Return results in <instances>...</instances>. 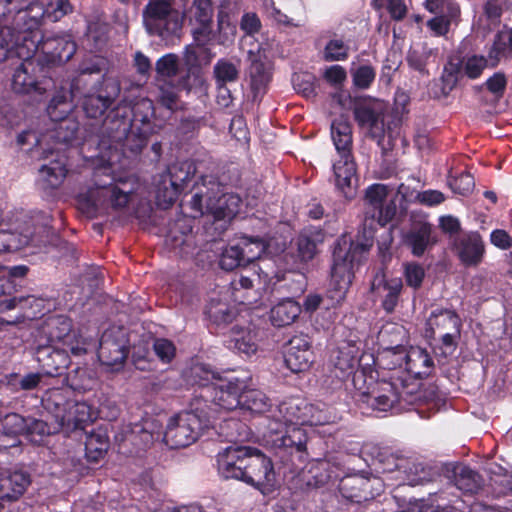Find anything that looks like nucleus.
Wrapping results in <instances>:
<instances>
[{
    "label": "nucleus",
    "mask_w": 512,
    "mask_h": 512,
    "mask_svg": "<svg viewBox=\"0 0 512 512\" xmlns=\"http://www.w3.org/2000/svg\"><path fill=\"white\" fill-rule=\"evenodd\" d=\"M240 409L255 414L269 412L264 419L263 439L272 448L302 452L306 448L307 435L303 426L324 425L331 416L319 406L300 397L289 398L271 409L269 398L258 389H246L242 395Z\"/></svg>",
    "instance_id": "obj_1"
},
{
    "label": "nucleus",
    "mask_w": 512,
    "mask_h": 512,
    "mask_svg": "<svg viewBox=\"0 0 512 512\" xmlns=\"http://www.w3.org/2000/svg\"><path fill=\"white\" fill-rule=\"evenodd\" d=\"M387 185L373 184L366 190L365 226L370 219L369 228L364 232L363 239L349 241L347 238L338 240L333 252L331 280L327 297L331 305L340 304L346 297L352 283L355 269L366 258L373 245L374 224L384 226L390 222L397 212L395 197H390Z\"/></svg>",
    "instance_id": "obj_2"
},
{
    "label": "nucleus",
    "mask_w": 512,
    "mask_h": 512,
    "mask_svg": "<svg viewBox=\"0 0 512 512\" xmlns=\"http://www.w3.org/2000/svg\"><path fill=\"white\" fill-rule=\"evenodd\" d=\"M211 411L208 404L195 402L191 410L178 413L169 419L163 435L161 426L156 421L145 420L143 424L133 425L125 440L144 448L162 438L172 449L187 447L211 425Z\"/></svg>",
    "instance_id": "obj_3"
},
{
    "label": "nucleus",
    "mask_w": 512,
    "mask_h": 512,
    "mask_svg": "<svg viewBox=\"0 0 512 512\" xmlns=\"http://www.w3.org/2000/svg\"><path fill=\"white\" fill-rule=\"evenodd\" d=\"M17 35L13 33V53L19 58H29L42 53L48 63H64L71 59L76 51L75 43L68 35L42 36L39 27L28 29L29 18L17 20Z\"/></svg>",
    "instance_id": "obj_4"
},
{
    "label": "nucleus",
    "mask_w": 512,
    "mask_h": 512,
    "mask_svg": "<svg viewBox=\"0 0 512 512\" xmlns=\"http://www.w3.org/2000/svg\"><path fill=\"white\" fill-rule=\"evenodd\" d=\"M240 204V197L224 193L222 184L213 175H203L195 182L189 202L194 218L210 215L215 220L232 219L239 212Z\"/></svg>",
    "instance_id": "obj_5"
},
{
    "label": "nucleus",
    "mask_w": 512,
    "mask_h": 512,
    "mask_svg": "<svg viewBox=\"0 0 512 512\" xmlns=\"http://www.w3.org/2000/svg\"><path fill=\"white\" fill-rule=\"evenodd\" d=\"M50 222L51 217L42 212L34 215L11 212L0 223V252L16 251L30 243H45L42 234H48Z\"/></svg>",
    "instance_id": "obj_6"
},
{
    "label": "nucleus",
    "mask_w": 512,
    "mask_h": 512,
    "mask_svg": "<svg viewBox=\"0 0 512 512\" xmlns=\"http://www.w3.org/2000/svg\"><path fill=\"white\" fill-rule=\"evenodd\" d=\"M212 16V0H193L189 23L195 45L188 46L185 51V61L191 67L207 65L213 57L206 47L211 40Z\"/></svg>",
    "instance_id": "obj_7"
},
{
    "label": "nucleus",
    "mask_w": 512,
    "mask_h": 512,
    "mask_svg": "<svg viewBox=\"0 0 512 512\" xmlns=\"http://www.w3.org/2000/svg\"><path fill=\"white\" fill-rule=\"evenodd\" d=\"M78 130V123L74 120H64L53 123L45 133H39L34 130L23 131L17 137L19 146H29L28 150L32 153H38L39 157L48 158L49 154L54 152L51 146L55 144H68L72 142Z\"/></svg>",
    "instance_id": "obj_8"
},
{
    "label": "nucleus",
    "mask_w": 512,
    "mask_h": 512,
    "mask_svg": "<svg viewBox=\"0 0 512 512\" xmlns=\"http://www.w3.org/2000/svg\"><path fill=\"white\" fill-rule=\"evenodd\" d=\"M183 20V14L172 7L171 0H150L143 12L147 32L163 39L178 36Z\"/></svg>",
    "instance_id": "obj_9"
},
{
    "label": "nucleus",
    "mask_w": 512,
    "mask_h": 512,
    "mask_svg": "<svg viewBox=\"0 0 512 512\" xmlns=\"http://www.w3.org/2000/svg\"><path fill=\"white\" fill-rule=\"evenodd\" d=\"M61 395L58 390L45 400V408L53 414L58 428L69 432L83 429L84 425L96 419V412L85 402L66 401L60 403Z\"/></svg>",
    "instance_id": "obj_10"
},
{
    "label": "nucleus",
    "mask_w": 512,
    "mask_h": 512,
    "mask_svg": "<svg viewBox=\"0 0 512 512\" xmlns=\"http://www.w3.org/2000/svg\"><path fill=\"white\" fill-rule=\"evenodd\" d=\"M23 62L14 70L11 88L15 93L34 97L43 96L51 86L42 67L31 57L22 58Z\"/></svg>",
    "instance_id": "obj_11"
},
{
    "label": "nucleus",
    "mask_w": 512,
    "mask_h": 512,
    "mask_svg": "<svg viewBox=\"0 0 512 512\" xmlns=\"http://www.w3.org/2000/svg\"><path fill=\"white\" fill-rule=\"evenodd\" d=\"M72 11L68 0H47L46 3L30 0L21 6L16 14L17 20L29 18L28 29L39 27L44 18L56 22Z\"/></svg>",
    "instance_id": "obj_12"
},
{
    "label": "nucleus",
    "mask_w": 512,
    "mask_h": 512,
    "mask_svg": "<svg viewBox=\"0 0 512 512\" xmlns=\"http://www.w3.org/2000/svg\"><path fill=\"white\" fill-rule=\"evenodd\" d=\"M242 481L260 490L263 494L272 491L275 472L271 460L257 449L250 448Z\"/></svg>",
    "instance_id": "obj_13"
},
{
    "label": "nucleus",
    "mask_w": 512,
    "mask_h": 512,
    "mask_svg": "<svg viewBox=\"0 0 512 512\" xmlns=\"http://www.w3.org/2000/svg\"><path fill=\"white\" fill-rule=\"evenodd\" d=\"M132 192V183L118 181L113 184L90 189L86 195V200L94 210L108 206L114 209H121L130 201Z\"/></svg>",
    "instance_id": "obj_14"
},
{
    "label": "nucleus",
    "mask_w": 512,
    "mask_h": 512,
    "mask_svg": "<svg viewBox=\"0 0 512 512\" xmlns=\"http://www.w3.org/2000/svg\"><path fill=\"white\" fill-rule=\"evenodd\" d=\"M128 355L126 331L121 327L107 329L100 340L98 358L106 366L118 369Z\"/></svg>",
    "instance_id": "obj_15"
},
{
    "label": "nucleus",
    "mask_w": 512,
    "mask_h": 512,
    "mask_svg": "<svg viewBox=\"0 0 512 512\" xmlns=\"http://www.w3.org/2000/svg\"><path fill=\"white\" fill-rule=\"evenodd\" d=\"M245 389L246 380L237 377H218L212 388L207 389V393L213 405L230 411L240 408Z\"/></svg>",
    "instance_id": "obj_16"
},
{
    "label": "nucleus",
    "mask_w": 512,
    "mask_h": 512,
    "mask_svg": "<svg viewBox=\"0 0 512 512\" xmlns=\"http://www.w3.org/2000/svg\"><path fill=\"white\" fill-rule=\"evenodd\" d=\"M385 112V104L378 100L361 101L354 107V116L358 125L378 142L385 132Z\"/></svg>",
    "instance_id": "obj_17"
},
{
    "label": "nucleus",
    "mask_w": 512,
    "mask_h": 512,
    "mask_svg": "<svg viewBox=\"0 0 512 512\" xmlns=\"http://www.w3.org/2000/svg\"><path fill=\"white\" fill-rule=\"evenodd\" d=\"M237 242L247 264L261 259L262 255L269 256L271 259L280 257L287 245L286 240L282 238H272L264 242L258 237L243 236Z\"/></svg>",
    "instance_id": "obj_18"
},
{
    "label": "nucleus",
    "mask_w": 512,
    "mask_h": 512,
    "mask_svg": "<svg viewBox=\"0 0 512 512\" xmlns=\"http://www.w3.org/2000/svg\"><path fill=\"white\" fill-rule=\"evenodd\" d=\"M250 447L229 446L217 456L218 472L225 479L242 481Z\"/></svg>",
    "instance_id": "obj_19"
},
{
    "label": "nucleus",
    "mask_w": 512,
    "mask_h": 512,
    "mask_svg": "<svg viewBox=\"0 0 512 512\" xmlns=\"http://www.w3.org/2000/svg\"><path fill=\"white\" fill-rule=\"evenodd\" d=\"M313 360V352L307 337L295 336L289 341L284 361L290 371L293 373L305 372L310 368Z\"/></svg>",
    "instance_id": "obj_20"
},
{
    "label": "nucleus",
    "mask_w": 512,
    "mask_h": 512,
    "mask_svg": "<svg viewBox=\"0 0 512 512\" xmlns=\"http://www.w3.org/2000/svg\"><path fill=\"white\" fill-rule=\"evenodd\" d=\"M402 289L401 278H388L383 272L377 273L371 284L372 292L381 299L382 307L387 313L396 308Z\"/></svg>",
    "instance_id": "obj_21"
},
{
    "label": "nucleus",
    "mask_w": 512,
    "mask_h": 512,
    "mask_svg": "<svg viewBox=\"0 0 512 512\" xmlns=\"http://www.w3.org/2000/svg\"><path fill=\"white\" fill-rule=\"evenodd\" d=\"M362 401L379 411H386L398 402L402 395L391 382H377L361 392Z\"/></svg>",
    "instance_id": "obj_22"
},
{
    "label": "nucleus",
    "mask_w": 512,
    "mask_h": 512,
    "mask_svg": "<svg viewBox=\"0 0 512 512\" xmlns=\"http://www.w3.org/2000/svg\"><path fill=\"white\" fill-rule=\"evenodd\" d=\"M339 159L333 164L337 188L347 198L355 195L357 186L356 166L350 153H338Z\"/></svg>",
    "instance_id": "obj_23"
},
{
    "label": "nucleus",
    "mask_w": 512,
    "mask_h": 512,
    "mask_svg": "<svg viewBox=\"0 0 512 512\" xmlns=\"http://www.w3.org/2000/svg\"><path fill=\"white\" fill-rule=\"evenodd\" d=\"M457 254L466 266H477L482 262L485 245L478 232L462 235L456 244Z\"/></svg>",
    "instance_id": "obj_24"
},
{
    "label": "nucleus",
    "mask_w": 512,
    "mask_h": 512,
    "mask_svg": "<svg viewBox=\"0 0 512 512\" xmlns=\"http://www.w3.org/2000/svg\"><path fill=\"white\" fill-rule=\"evenodd\" d=\"M68 174L67 158L56 149V156L39 169V180L44 189L59 188Z\"/></svg>",
    "instance_id": "obj_25"
},
{
    "label": "nucleus",
    "mask_w": 512,
    "mask_h": 512,
    "mask_svg": "<svg viewBox=\"0 0 512 512\" xmlns=\"http://www.w3.org/2000/svg\"><path fill=\"white\" fill-rule=\"evenodd\" d=\"M250 66L248 76L250 88L254 100L260 98L267 90L272 77V65L270 61H263L256 58H248Z\"/></svg>",
    "instance_id": "obj_26"
},
{
    "label": "nucleus",
    "mask_w": 512,
    "mask_h": 512,
    "mask_svg": "<svg viewBox=\"0 0 512 512\" xmlns=\"http://www.w3.org/2000/svg\"><path fill=\"white\" fill-rule=\"evenodd\" d=\"M27 427V418L17 413L5 415L0 420V449L16 446L18 444L17 437L25 434Z\"/></svg>",
    "instance_id": "obj_27"
},
{
    "label": "nucleus",
    "mask_w": 512,
    "mask_h": 512,
    "mask_svg": "<svg viewBox=\"0 0 512 512\" xmlns=\"http://www.w3.org/2000/svg\"><path fill=\"white\" fill-rule=\"evenodd\" d=\"M404 239L415 256H421L427 247L435 242L432 236V227L425 220L415 221Z\"/></svg>",
    "instance_id": "obj_28"
},
{
    "label": "nucleus",
    "mask_w": 512,
    "mask_h": 512,
    "mask_svg": "<svg viewBox=\"0 0 512 512\" xmlns=\"http://www.w3.org/2000/svg\"><path fill=\"white\" fill-rule=\"evenodd\" d=\"M226 345L229 349L249 357L258 349L256 332L249 327L236 325L230 330Z\"/></svg>",
    "instance_id": "obj_29"
},
{
    "label": "nucleus",
    "mask_w": 512,
    "mask_h": 512,
    "mask_svg": "<svg viewBox=\"0 0 512 512\" xmlns=\"http://www.w3.org/2000/svg\"><path fill=\"white\" fill-rule=\"evenodd\" d=\"M30 484L29 475L22 470H14L1 479L0 493L1 498L9 500L18 499Z\"/></svg>",
    "instance_id": "obj_30"
},
{
    "label": "nucleus",
    "mask_w": 512,
    "mask_h": 512,
    "mask_svg": "<svg viewBox=\"0 0 512 512\" xmlns=\"http://www.w3.org/2000/svg\"><path fill=\"white\" fill-rule=\"evenodd\" d=\"M461 322L457 314L447 309H437L431 313L427 320L426 334L432 337L436 330L440 333L452 330L457 332Z\"/></svg>",
    "instance_id": "obj_31"
},
{
    "label": "nucleus",
    "mask_w": 512,
    "mask_h": 512,
    "mask_svg": "<svg viewBox=\"0 0 512 512\" xmlns=\"http://www.w3.org/2000/svg\"><path fill=\"white\" fill-rule=\"evenodd\" d=\"M302 309L293 299H282L270 310V321L276 327L288 326L299 317Z\"/></svg>",
    "instance_id": "obj_32"
},
{
    "label": "nucleus",
    "mask_w": 512,
    "mask_h": 512,
    "mask_svg": "<svg viewBox=\"0 0 512 512\" xmlns=\"http://www.w3.org/2000/svg\"><path fill=\"white\" fill-rule=\"evenodd\" d=\"M486 66L487 60L484 57L471 56L460 64L450 61L445 67V73L452 78V81H456L460 75L474 79L480 76Z\"/></svg>",
    "instance_id": "obj_33"
},
{
    "label": "nucleus",
    "mask_w": 512,
    "mask_h": 512,
    "mask_svg": "<svg viewBox=\"0 0 512 512\" xmlns=\"http://www.w3.org/2000/svg\"><path fill=\"white\" fill-rule=\"evenodd\" d=\"M432 359L425 349L410 347L405 354V369L415 377H425L432 367Z\"/></svg>",
    "instance_id": "obj_34"
},
{
    "label": "nucleus",
    "mask_w": 512,
    "mask_h": 512,
    "mask_svg": "<svg viewBox=\"0 0 512 512\" xmlns=\"http://www.w3.org/2000/svg\"><path fill=\"white\" fill-rule=\"evenodd\" d=\"M331 137L337 153H350L352 131L346 117L340 116L333 120L331 124Z\"/></svg>",
    "instance_id": "obj_35"
},
{
    "label": "nucleus",
    "mask_w": 512,
    "mask_h": 512,
    "mask_svg": "<svg viewBox=\"0 0 512 512\" xmlns=\"http://www.w3.org/2000/svg\"><path fill=\"white\" fill-rule=\"evenodd\" d=\"M324 241V235L317 228L304 230L297 239L298 254L301 260L308 261L312 259L317 250L318 244Z\"/></svg>",
    "instance_id": "obj_36"
},
{
    "label": "nucleus",
    "mask_w": 512,
    "mask_h": 512,
    "mask_svg": "<svg viewBox=\"0 0 512 512\" xmlns=\"http://www.w3.org/2000/svg\"><path fill=\"white\" fill-rule=\"evenodd\" d=\"M188 377L192 384L199 385L202 388L200 397L204 400L203 402L198 400L196 402L201 403L202 405L205 403L207 404V389L212 388L213 383L216 382L218 378L216 373L210 370L206 365L197 363L190 368Z\"/></svg>",
    "instance_id": "obj_37"
},
{
    "label": "nucleus",
    "mask_w": 512,
    "mask_h": 512,
    "mask_svg": "<svg viewBox=\"0 0 512 512\" xmlns=\"http://www.w3.org/2000/svg\"><path fill=\"white\" fill-rule=\"evenodd\" d=\"M73 107L70 94L65 91H59L50 100L47 113L52 122L58 123L68 120L67 116L71 113Z\"/></svg>",
    "instance_id": "obj_38"
},
{
    "label": "nucleus",
    "mask_w": 512,
    "mask_h": 512,
    "mask_svg": "<svg viewBox=\"0 0 512 512\" xmlns=\"http://www.w3.org/2000/svg\"><path fill=\"white\" fill-rule=\"evenodd\" d=\"M20 306L21 308H30L32 311L27 313L25 316L28 318H35L38 315H42L44 313L45 304L44 300L41 298H36L34 296L27 297H13L10 299H5L0 304L1 311H7L15 309Z\"/></svg>",
    "instance_id": "obj_39"
},
{
    "label": "nucleus",
    "mask_w": 512,
    "mask_h": 512,
    "mask_svg": "<svg viewBox=\"0 0 512 512\" xmlns=\"http://www.w3.org/2000/svg\"><path fill=\"white\" fill-rule=\"evenodd\" d=\"M216 86L227 85L236 82L239 77V61L219 59L213 68Z\"/></svg>",
    "instance_id": "obj_40"
},
{
    "label": "nucleus",
    "mask_w": 512,
    "mask_h": 512,
    "mask_svg": "<svg viewBox=\"0 0 512 512\" xmlns=\"http://www.w3.org/2000/svg\"><path fill=\"white\" fill-rule=\"evenodd\" d=\"M109 447L108 437L102 431L92 432L85 442L86 456L90 461H98L107 452Z\"/></svg>",
    "instance_id": "obj_41"
},
{
    "label": "nucleus",
    "mask_w": 512,
    "mask_h": 512,
    "mask_svg": "<svg viewBox=\"0 0 512 512\" xmlns=\"http://www.w3.org/2000/svg\"><path fill=\"white\" fill-rule=\"evenodd\" d=\"M195 173V167L192 162L183 161L171 165L168 172L163 175L168 179L170 185H175L183 190L185 183Z\"/></svg>",
    "instance_id": "obj_42"
},
{
    "label": "nucleus",
    "mask_w": 512,
    "mask_h": 512,
    "mask_svg": "<svg viewBox=\"0 0 512 512\" xmlns=\"http://www.w3.org/2000/svg\"><path fill=\"white\" fill-rule=\"evenodd\" d=\"M405 354L406 349L402 346L385 348L378 353L374 362L380 367L394 369L405 365Z\"/></svg>",
    "instance_id": "obj_43"
},
{
    "label": "nucleus",
    "mask_w": 512,
    "mask_h": 512,
    "mask_svg": "<svg viewBox=\"0 0 512 512\" xmlns=\"http://www.w3.org/2000/svg\"><path fill=\"white\" fill-rule=\"evenodd\" d=\"M206 313L217 325L229 323L235 317L234 310L227 302L215 298L210 300Z\"/></svg>",
    "instance_id": "obj_44"
},
{
    "label": "nucleus",
    "mask_w": 512,
    "mask_h": 512,
    "mask_svg": "<svg viewBox=\"0 0 512 512\" xmlns=\"http://www.w3.org/2000/svg\"><path fill=\"white\" fill-rule=\"evenodd\" d=\"M112 98L102 95H87L83 100V110L87 117L97 119L111 105Z\"/></svg>",
    "instance_id": "obj_45"
},
{
    "label": "nucleus",
    "mask_w": 512,
    "mask_h": 512,
    "mask_svg": "<svg viewBox=\"0 0 512 512\" xmlns=\"http://www.w3.org/2000/svg\"><path fill=\"white\" fill-rule=\"evenodd\" d=\"M246 265L248 264L244 260L238 242L230 244L223 250L220 258V266L222 269L229 271Z\"/></svg>",
    "instance_id": "obj_46"
},
{
    "label": "nucleus",
    "mask_w": 512,
    "mask_h": 512,
    "mask_svg": "<svg viewBox=\"0 0 512 512\" xmlns=\"http://www.w3.org/2000/svg\"><path fill=\"white\" fill-rule=\"evenodd\" d=\"M252 47L248 49V58H258L263 61H270L278 52V42L274 39H265L260 43L250 44Z\"/></svg>",
    "instance_id": "obj_47"
},
{
    "label": "nucleus",
    "mask_w": 512,
    "mask_h": 512,
    "mask_svg": "<svg viewBox=\"0 0 512 512\" xmlns=\"http://www.w3.org/2000/svg\"><path fill=\"white\" fill-rule=\"evenodd\" d=\"M349 45L340 38L329 40L324 48L323 57L326 61H343L348 58Z\"/></svg>",
    "instance_id": "obj_48"
},
{
    "label": "nucleus",
    "mask_w": 512,
    "mask_h": 512,
    "mask_svg": "<svg viewBox=\"0 0 512 512\" xmlns=\"http://www.w3.org/2000/svg\"><path fill=\"white\" fill-rule=\"evenodd\" d=\"M182 191L181 188L170 185L168 182V179L164 176H162V180L157 188L156 193V199L159 206L163 208H168L170 205H172L180 192Z\"/></svg>",
    "instance_id": "obj_49"
},
{
    "label": "nucleus",
    "mask_w": 512,
    "mask_h": 512,
    "mask_svg": "<svg viewBox=\"0 0 512 512\" xmlns=\"http://www.w3.org/2000/svg\"><path fill=\"white\" fill-rule=\"evenodd\" d=\"M512 52V29L506 33L498 35L492 49L489 52L491 66H495L501 56Z\"/></svg>",
    "instance_id": "obj_50"
},
{
    "label": "nucleus",
    "mask_w": 512,
    "mask_h": 512,
    "mask_svg": "<svg viewBox=\"0 0 512 512\" xmlns=\"http://www.w3.org/2000/svg\"><path fill=\"white\" fill-rule=\"evenodd\" d=\"M426 9L435 15L458 17L460 8L453 0H426Z\"/></svg>",
    "instance_id": "obj_51"
},
{
    "label": "nucleus",
    "mask_w": 512,
    "mask_h": 512,
    "mask_svg": "<svg viewBox=\"0 0 512 512\" xmlns=\"http://www.w3.org/2000/svg\"><path fill=\"white\" fill-rule=\"evenodd\" d=\"M28 427L25 430V435L31 442L38 443L41 437L49 435L56 431V428H51L46 422L33 418H27Z\"/></svg>",
    "instance_id": "obj_52"
},
{
    "label": "nucleus",
    "mask_w": 512,
    "mask_h": 512,
    "mask_svg": "<svg viewBox=\"0 0 512 512\" xmlns=\"http://www.w3.org/2000/svg\"><path fill=\"white\" fill-rule=\"evenodd\" d=\"M353 84L359 89H367L375 79V70L370 65H361L351 70Z\"/></svg>",
    "instance_id": "obj_53"
},
{
    "label": "nucleus",
    "mask_w": 512,
    "mask_h": 512,
    "mask_svg": "<svg viewBox=\"0 0 512 512\" xmlns=\"http://www.w3.org/2000/svg\"><path fill=\"white\" fill-rule=\"evenodd\" d=\"M403 273L406 284L413 288L418 289L421 287L425 277L424 268L417 263H405L403 266Z\"/></svg>",
    "instance_id": "obj_54"
},
{
    "label": "nucleus",
    "mask_w": 512,
    "mask_h": 512,
    "mask_svg": "<svg viewBox=\"0 0 512 512\" xmlns=\"http://www.w3.org/2000/svg\"><path fill=\"white\" fill-rule=\"evenodd\" d=\"M357 363V357L352 354V351H344L342 348L339 349L338 355L334 359V366L341 372L342 377L351 374Z\"/></svg>",
    "instance_id": "obj_55"
},
{
    "label": "nucleus",
    "mask_w": 512,
    "mask_h": 512,
    "mask_svg": "<svg viewBox=\"0 0 512 512\" xmlns=\"http://www.w3.org/2000/svg\"><path fill=\"white\" fill-rule=\"evenodd\" d=\"M271 259L262 258L261 264L258 265V272L256 278L264 285L275 284L282 279L280 271L271 267Z\"/></svg>",
    "instance_id": "obj_56"
},
{
    "label": "nucleus",
    "mask_w": 512,
    "mask_h": 512,
    "mask_svg": "<svg viewBox=\"0 0 512 512\" xmlns=\"http://www.w3.org/2000/svg\"><path fill=\"white\" fill-rule=\"evenodd\" d=\"M456 485L459 489L472 492L477 488V474L468 467H460L456 470Z\"/></svg>",
    "instance_id": "obj_57"
},
{
    "label": "nucleus",
    "mask_w": 512,
    "mask_h": 512,
    "mask_svg": "<svg viewBox=\"0 0 512 512\" xmlns=\"http://www.w3.org/2000/svg\"><path fill=\"white\" fill-rule=\"evenodd\" d=\"M430 54L431 51L426 47L417 45L410 49L407 61L412 68L422 72Z\"/></svg>",
    "instance_id": "obj_58"
},
{
    "label": "nucleus",
    "mask_w": 512,
    "mask_h": 512,
    "mask_svg": "<svg viewBox=\"0 0 512 512\" xmlns=\"http://www.w3.org/2000/svg\"><path fill=\"white\" fill-rule=\"evenodd\" d=\"M474 185V178L469 173H463L459 177L449 180V186L453 192L463 196L472 192Z\"/></svg>",
    "instance_id": "obj_59"
},
{
    "label": "nucleus",
    "mask_w": 512,
    "mask_h": 512,
    "mask_svg": "<svg viewBox=\"0 0 512 512\" xmlns=\"http://www.w3.org/2000/svg\"><path fill=\"white\" fill-rule=\"evenodd\" d=\"M156 70L162 77H172L178 71V59L174 54L161 57L156 63Z\"/></svg>",
    "instance_id": "obj_60"
},
{
    "label": "nucleus",
    "mask_w": 512,
    "mask_h": 512,
    "mask_svg": "<svg viewBox=\"0 0 512 512\" xmlns=\"http://www.w3.org/2000/svg\"><path fill=\"white\" fill-rule=\"evenodd\" d=\"M241 28L247 33L243 38V45L253 44L252 34L260 28V20L254 13H247L242 17Z\"/></svg>",
    "instance_id": "obj_61"
},
{
    "label": "nucleus",
    "mask_w": 512,
    "mask_h": 512,
    "mask_svg": "<svg viewBox=\"0 0 512 512\" xmlns=\"http://www.w3.org/2000/svg\"><path fill=\"white\" fill-rule=\"evenodd\" d=\"M13 54V30L10 27H0V62Z\"/></svg>",
    "instance_id": "obj_62"
},
{
    "label": "nucleus",
    "mask_w": 512,
    "mask_h": 512,
    "mask_svg": "<svg viewBox=\"0 0 512 512\" xmlns=\"http://www.w3.org/2000/svg\"><path fill=\"white\" fill-rule=\"evenodd\" d=\"M456 18L436 15L427 22V26L436 36H443L448 32L451 22Z\"/></svg>",
    "instance_id": "obj_63"
},
{
    "label": "nucleus",
    "mask_w": 512,
    "mask_h": 512,
    "mask_svg": "<svg viewBox=\"0 0 512 512\" xmlns=\"http://www.w3.org/2000/svg\"><path fill=\"white\" fill-rule=\"evenodd\" d=\"M154 351L163 362H170L175 355L174 344L167 339H157L154 342Z\"/></svg>",
    "instance_id": "obj_64"
}]
</instances>
